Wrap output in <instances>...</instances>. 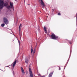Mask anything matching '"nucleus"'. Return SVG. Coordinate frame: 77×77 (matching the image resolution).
<instances>
[{
    "mask_svg": "<svg viewBox=\"0 0 77 77\" xmlns=\"http://www.w3.org/2000/svg\"><path fill=\"white\" fill-rule=\"evenodd\" d=\"M51 38L52 39H58V36H56L54 33H53L51 35Z\"/></svg>",
    "mask_w": 77,
    "mask_h": 77,
    "instance_id": "f257e3e1",
    "label": "nucleus"
},
{
    "mask_svg": "<svg viewBox=\"0 0 77 77\" xmlns=\"http://www.w3.org/2000/svg\"><path fill=\"white\" fill-rule=\"evenodd\" d=\"M3 21L5 23V24H8V23H9V21H8V20L7 18H6V17L3 18Z\"/></svg>",
    "mask_w": 77,
    "mask_h": 77,
    "instance_id": "7ed1b4c3",
    "label": "nucleus"
},
{
    "mask_svg": "<svg viewBox=\"0 0 77 77\" xmlns=\"http://www.w3.org/2000/svg\"><path fill=\"white\" fill-rule=\"evenodd\" d=\"M6 8L7 9H10V8H11V6H10V5H8V6H7V7H6Z\"/></svg>",
    "mask_w": 77,
    "mask_h": 77,
    "instance_id": "ddd939ff",
    "label": "nucleus"
},
{
    "mask_svg": "<svg viewBox=\"0 0 77 77\" xmlns=\"http://www.w3.org/2000/svg\"><path fill=\"white\" fill-rule=\"evenodd\" d=\"M18 43H19V45H20V44H21V42H20L19 40H18Z\"/></svg>",
    "mask_w": 77,
    "mask_h": 77,
    "instance_id": "dca6fc26",
    "label": "nucleus"
},
{
    "mask_svg": "<svg viewBox=\"0 0 77 77\" xmlns=\"http://www.w3.org/2000/svg\"><path fill=\"white\" fill-rule=\"evenodd\" d=\"M21 24H20L19 27V35L20 36V38L21 40Z\"/></svg>",
    "mask_w": 77,
    "mask_h": 77,
    "instance_id": "20e7f679",
    "label": "nucleus"
},
{
    "mask_svg": "<svg viewBox=\"0 0 77 77\" xmlns=\"http://www.w3.org/2000/svg\"><path fill=\"white\" fill-rule=\"evenodd\" d=\"M21 71L22 73H23V74H25V72H24V69H23V68L22 67H21Z\"/></svg>",
    "mask_w": 77,
    "mask_h": 77,
    "instance_id": "1a4fd4ad",
    "label": "nucleus"
},
{
    "mask_svg": "<svg viewBox=\"0 0 77 77\" xmlns=\"http://www.w3.org/2000/svg\"><path fill=\"white\" fill-rule=\"evenodd\" d=\"M29 74L30 75V77H33V73L32 72V70L31 69V68H29Z\"/></svg>",
    "mask_w": 77,
    "mask_h": 77,
    "instance_id": "423d86ee",
    "label": "nucleus"
},
{
    "mask_svg": "<svg viewBox=\"0 0 77 77\" xmlns=\"http://www.w3.org/2000/svg\"><path fill=\"white\" fill-rule=\"evenodd\" d=\"M39 30H40V29H39Z\"/></svg>",
    "mask_w": 77,
    "mask_h": 77,
    "instance_id": "393cba45",
    "label": "nucleus"
},
{
    "mask_svg": "<svg viewBox=\"0 0 77 77\" xmlns=\"http://www.w3.org/2000/svg\"><path fill=\"white\" fill-rule=\"evenodd\" d=\"M45 77V75H43V76H41V77Z\"/></svg>",
    "mask_w": 77,
    "mask_h": 77,
    "instance_id": "aec40b11",
    "label": "nucleus"
},
{
    "mask_svg": "<svg viewBox=\"0 0 77 77\" xmlns=\"http://www.w3.org/2000/svg\"><path fill=\"white\" fill-rule=\"evenodd\" d=\"M0 9H2L3 8V5H4V2L2 0H0Z\"/></svg>",
    "mask_w": 77,
    "mask_h": 77,
    "instance_id": "f03ea898",
    "label": "nucleus"
},
{
    "mask_svg": "<svg viewBox=\"0 0 77 77\" xmlns=\"http://www.w3.org/2000/svg\"><path fill=\"white\" fill-rule=\"evenodd\" d=\"M44 30L45 31H46V30H47V28L45 26H44Z\"/></svg>",
    "mask_w": 77,
    "mask_h": 77,
    "instance_id": "4468645a",
    "label": "nucleus"
},
{
    "mask_svg": "<svg viewBox=\"0 0 77 77\" xmlns=\"http://www.w3.org/2000/svg\"><path fill=\"white\" fill-rule=\"evenodd\" d=\"M59 70H60V68Z\"/></svg>",
    "mask_w": 77,
    "mask_h": 77,
    "instance_id": "b1692460",
    "label": "nucleus"
},
{
    "mask_svg": "<svg viewBox=\"0 0 77 77\" xmlns=\"http://www.w3.org/2000/svg\"><path fill=\"white\" fill-rule=\"evenodd\" d=\"M45 33H47V30H46V31H45Z\"/></svg>",
    "mask_w": 77,
    "mask_h": 77,
    "instance_id": "412c9836",
    "label": "nucleus"
},
{
    "mask_svg": "<svg viewBox=\"0 0 77 77\" xmlns=\"http://www.w3.org/2000/svg\"><path fill=\"white\" fill-rule=\"evenodd\" d=\"M10 4L11 8H14V6L13 5H12V3L11 2H10Z\"/></svg>",
    "mask_w": 77,
    "mask_h": 77,
    "instance_id": "9b49d317",
    "label": "nucleus"
},
{
    "mask_svg": "<svg viewBox=\"0 0 77 77\" xmlns=\"http://www.w3.org/2000/svg\"><path fill=\"white\" fill-rule=\"evenodd\" d=\"M70 42V44H71V42Z\"/></svg>",
    "mask_w": 77,
    "mask_h": 77,
    "instance_id": "5701e85b",
    "label": "nucleus"
},
{
    "mask_svg": "<svg viewBox=\"0 0 77 77\" xmlns=\"http://www.w3.org/2000/svg\"><path fill=\"white\" fill-rule=\"evenodd\" d=\"M1 26L2 27H4V26H5V24L4 23H3L1 24Z\"/></svg>",
    "mask_w": 77,
    "mask_h": 77,
    "instance_id": "2eb2a0df",
    "label": "nucleus"
},
{
    "mask_svg": "<svg viewBox=\"0 0 77 77\" xmlns=\"http://www.w3.org/2000/svg\"><path fill=\"white\" fill-rule=\"evenodd\" d=\"M40 1V3H41L42 6V8H44V7L45 6V5H44V2L42 1V0H39Z\"/></svg>",
    "mask_w": 77,
    "mask_h": 77,
    "instance_id": "39448f33",
    "label": "nucleus"
},
{
    "mask_svg": "<svg viewBox=\"0 0 77 77\" xmlns=\"http://www.w3.org/2000/svg\"><path fill=\"white\" fill-rule=\"evenodd\" d=\"M4 5L5 6H8V3L7 2H6L5 3H4Z\"/></svg>",
    "mask_w": 77,
    "mask_h": 77,
    "instance_id": "f8f14e48",
    "label": "nucleus"
},
{
    "mask_svg": "<svg viewBox=\"0 0 77 77\" xmlns=\"http://www.w3.org/2000/svg\"><path fill=\"white\" fill-rule=\"evenodd\" d=\"M7 66V67H9V66Z\"/></svg>",
    "mask_w": 77,
    "mask_h": 77,
    "instance_id": "4be33fe9",
    "label": "nucleus"
},
{
    "mask_svg": "<svg viewBox=\"0 0 77 77\" xmlns=\"http://www.w3.org/2000/svg\"><path fill=\"white\" fill-rule=\"evenodd\" d=\"M54 72V71L52 72H51L49 75L48 77H52V75H53V74Z\"/></svg>",
    "mask_w": 77,
    "mask_h": 77,
    "instance_id": "6e6552de",
    "label": "nucleus"
},
{
    "mask_svg": "<svg viewBox=\"0 0 77 77\" xmlns=\"http://www.w3.org/2000/svg\"><path fill=\"white\" fill-rule=\"evenodd\" d=\"M29 62V59H26L25 60V63H28Z\"/></svg>",
    "mask_w": 77,
    "mask_h": 77,
    "instance_id": "9d476101",
    "label": "nucleus"
},
{
    "mask_svg": "<svg viewBox=\"0 0 77 77\" xmlns=\"http://www.w3.org/2000/svg\"><path fill=\"white\" fill-rule=\"evenodd\" d=\"M35 53V51H34L33 53V54H34Z\"/></svg>",
    "mask_w": 77,
    "mask_h": 77,
    "instance_id": "6ab92c4d",
    "label": "nucleus"
},
{
    "mask_svg": "<svg viewBox=\"0 0 77 77\" xmlns=\"http://www.w3.org/2000/svg\"><path fill=\"white\" fill-rule=\"evenodd\" d=\"M16 63H17V60H16L12 64L13 67H14L15 65H16Z\"/></svg>",
    "mask_w": 77,
    "mask_h": 77,
    "instance_id": "0eeeda50",
    "label": "nucleus"
},
{
    "mask_svg": "<svg viewBox=\"0 0 77 77\" xmlns=\"http://www.w3.org/2000/svg\"><path fill=\"white\" fill-rule=\"evenodd\" d=\"M33 49H31V53H33Z\"/></svg>",
    "mask_w": 77,
    "mask_h": 77,
    "instance_id": "f3484780",
    "label": "nucleus"
},
{
    "mask_svg": "<svg viewBox=\"0 0 77 77\" xmlns=\"http://www.w3.org/2000/svg\"><path fill=\"white\" fill-rule=\"evenodd\" d=\"M61 14H60V13H59L58 14V15H61Z\"/></svg>",
    "mask_w": 77,
    "mask_h": 77,
    "instance_id": "a211bd4d",
    "label": "nucleus"
}]
</instances>
